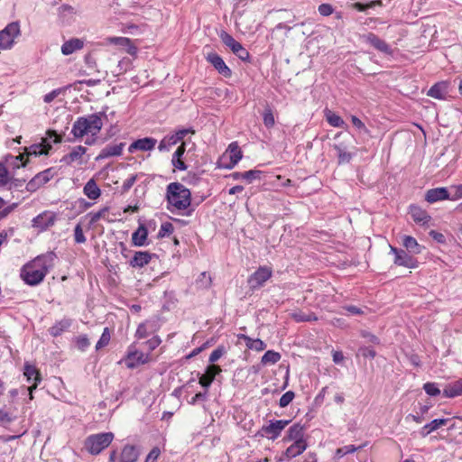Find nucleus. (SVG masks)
Segmentation results:
<instances>
[{"mask_svg":"<svg viewBox=\"0 0 462 462\" xmlns=\"http://www.w3.org/2000/svg\"><path fill=\"white\" fill-rule=\"evenodd\" d=\"M55 258L56 254L53 252L36 256L22 267L21 279L30 286L40 284L53 267Z\"/></svg>","mask_w":462,"mask_h":462,"instance_id":"nucleus-1","label":"nucleus"},{"mask_svg":"<svg viewBox=\"0 0 462 462\" xmlns=\"http://www.w3.org/2000/svg\"><path fill=\"white\" fill-rule=\"evenodd\" d=\"M167 209L171 213L186 210L191 203V192L180 182H171L166 188Z\"/></svg>","mask_w":462,"mask_h":462,"instance_id":"nucleus-2","label":"nucleus"},{"mask_svg":"<svg viewBox=\"0 0 462 462\" xmlns=\"http://www.w3.org/2000/svg\"><path fill=\"white\" fill-rule=\"evenodd\" d=\"M103 126L100 114H91L88 116L79 117L73 124L71 133L77 139L90 134L91 136H97Z\"/></svg>","mask_w":462,"mask_h":462,"instance_id":"nucleus-3","label":"nucleus"},{"mask_svg":"<svg viewBox=\"0 0 462 462\" xmlns=\"http://www.w3.org/2000/svg\"><path fill=\"white\" fill-rule=\"evenodd\" d=\"M114 437L112 432L92 434L86 439L84 447L91 455H98L111 444Z\"/></svg>","mask_w":462,"mask_h":462,"instance_id":"nucleus-4","label":"nucleus"},{"mask_svg":"<svg viewBox=\"0 0 462 462\" xmlns=\"http://www.w3.org/2000/svg\"><path fill=\"white\" fill-rule=\"evenodd\" d=\"M46 134L47 138H43L41 143H35L29 148H25L27 156L48 154L49 151L51 149V144L48 140H52L54 143H59L62 140L61 136L54 130H48Z\"/></svg>","mask_w":462,"mask_h":462,"instance_id":"nucleus-5","label":"nucleus"},{"mask_svg":"<svg viewBox=\"0 0 462 462\" xmlns=\"http://www.w3.org/2000/svg\"><path fill=\"white\" fill-rule=\"evenodd\" d=\"M289 423L290 420H271L269 425H263L261 428L257 435L274 440L281 435L282 431Z\"/></svg>","mask_w":462,"mask_h":462,"instance_id":"nucleus-6","label":"nucleus"},{"mask_svg":"<svg viewBox=\"0 0 462 462\" xmlns=\"http://www.w3.org/2000/svg\"><path fill=\"white\" fill-rule=\"evenodd\" d=\"M149 361V355L137 350L136 346L133 344L129 346L125 358L122 360L127 368L134 369L140 365H144Z\"/></svg>","mask_w":462,"mask_h":462,"instance_id":"nucleus-7","label":"nucleus"},{"mask_svg":"<svg viewBox=\"0 0 462 462\" xmlns=\"http://www.w3.org/2000/svg\"><path fill=\"white\" fill-rule=\"evenodd\" d=\"M20 33V26L17 22L9 23L4 30L0 31V49L12 47L14 38Z\"/></svg>","mask_w":462,"mask_h":462,"instance_id":"nucleus-8","label":"nucleus"},{"mask_svg":"<svg viewBox=\"0 0 462 462\" xmlns=\"http://www.w3.org/2000/svg\"><path fill=\"white\" fill-rule=\"evenodd\" d=\"M273 270L268 266H260L248 278V284L252 290H256L263 286V284L272 277Z\"/></svg>","mask_w":462,"mask_h":462,"instance_id":"nucleus-9","label":"nucleus"},{"mask_svg":"<svg viewBox=\"0 0 462 462\" xmlns=\"http://www.w3.org/2000/svg\"><path fill=\"white\" fill-rule=\"evenodd\" d=\"M222 42L236 55L240 60L245 61L249 60L250 54L247 50L238 42H236L232 35L226 32L220 34Z\"/></svg>","mask_w":462,"mask_h":462,"instance_id":"nucleus-10","label":"nucleus"},{"mask_svg":"<svg viewBox=\"0 0 462 462\" xmlns=\"http://www.w3.org/2000/svg\"><path fill=\"white\" fill-rule=\"evenodd\" d=\"M390 251L394 254V263L396 265L411 269L417 267V261L404 250L397 249L396 247L390 245Z\"/></svg>","mask_w":462,"mask_h":462,"instance_id":"nucleus-11","label":"nucleus"},{"mask_svg":"<svg viewBox=\"0 0 462 462\" xmlns=\"http://www.w3.org/2000/svg\"><path fill=\"white\" fill-rule=\"evenodd\" d=\"M105 41L106 44H114L124 48L125 51L133 57H135L137 55L138 49L136 45L129 38L107 37Z\"/></svg>","mask_w":462,"mask_h":462,"instance_id":"nucleus-12","label":"nucleus"},{"mask_svg":"<svg viewBox=\"0 0 462 462\" xmlns=\"http://www.w3.org/2000/svg\"><path fill=\"white\" fill-rule=\"evenodd\" d=\"M206 60L225 78H230L231 69L226 66L224 60L216 52H210L207 55Z\"/></svg>","mask_w":462,"mask_h":462,"instance_id":"nucleus-13","label":"nucleus"},{"mask_svg":"<svg viewBox=\"0 0 462 462\" xmlns=\"http://www.w3.org/2000/svg\"><path fill=\"white\" fill-rule=\"evenodd\" d=\"M226 152L229 157V162L226 163L224 162L226 157V155H224L220 161V164L224 168L232 169L242 159V152L236 143H232L229 144Z\"/></svg>","mask_w":462,"mask_h":462,"instance_id":"nucleus-14","label":"nucleus"},{"mask_svg":"<svg viewBox=\"0 0 462 462\" xmlns=\"http://www.w3.org/2000/svg\"><path fill=\"white\" fill-rule=\"evenodd\" d=\"M56 221V216L52 212L45 211L37 217H35L32 223V226L39 228L40 230H45L48 227L54 225Z\"/></svg>","mask_w":462,"mask_h":462,"instance_id":"nucleus-15","label":"nucleus"},{"mask_svg":"<svg viewBox=\"0 0 462 462\" xmlns=\"http://www.w3.org/2000/svg\"><path fill=\"white\" fill-rule=\"evenodd\" d=\"M141 454V448L134 445L126 444L123 447L119 462H137Z\"/></svg>","mask_w":462,"mask_h":462,"instance_id":"nucleus-16","label":"nucleus"},{"mask_svg":"<svg viewBox=\"0 0 462 462\" xmlns=\"http://www.w3.org/2000/svg\"><path fill=\"white\" fill-rule=\"evenodd\" d=\"M52 178L51 169H47L36 174L27 184L28 190H35Z\"/></svg>","mask_w":462,"mask_h":462,"instance_id":"nucleus-17","label":"nucleus"},{"mask_svg":"<svg viewBox=\"0 0 462 462\" xmlns=\"http://www.w3.org/2000/svg\"><path fill=\"white\" fill-rule=\"evenodd\" d=\"M449 192L447 188H435L429 189L425 194V199L429 203H435L438 201L450 199Z\"/></svg>","mask_w":462,"mask_h":462,"instance_id":"nucleus-18","label":"nucleus"},{"mask_svg":"<svg viewBox=\"0 0 462 462\" xmlns=\"http://www.w3.org/2000/svg\"><path fill=\"white\" fill-rule=\"evenodd\" d=\"M156 143V139L152 137L138 139L130 144L128 151L131 153H133L136 150L144 152L152 151V149H154Z\"/></svg>","mask_w":462,"mask_h":462,"instance_id":"nucleus-19","label":"nucleus"},{"mask_svg":"<svg viewBox=\"0 0 462 462\" xmlns=\"http://www.w3.org/2000/svg\"><path fill=\"white\" fill-rule=\"evenodd\" d=\"M23 374L28 382H32V385L28 388L30 391V399L32 400L33 398L32 391L36 389L38 383L41 382V376L36 367L29 364L24 365Z\"/></svg>","mask_w":462,"mask_h":462,"instance_id":"nucleus-20","label":"nucleus"},{"mask_svg":"<svg viewBox=\"0 0 462 462\" xmlns=\"http://www.w3.org/2000/svg\"><path fill=\"white\" fill-rule=\"evenodd\" d=\"M409 213L414 222L421 226H426L431 220V217L421 208L411 205L409 208Z\"/></svg>","mask_w":462,"mask_h":462,"instance_id":"nucleus-21","label":"nucleus"},{"mask_svg":"<svg viewBox=\"0 0 462 462\" xmlns=\"http://www.w3.org/2000/svg\"><path fill=\"white\" fill-rule=\"evenodd\" d=\"M222 369L216 365H208L204 374L199 377V384L208 389L214 381L217 374H220Z\"/></svg>","mask_w":462,"mask_h":462,"instance_id":"nucleus-22","label":"nucleus"},{"mask_svg":"<svg viewBox=\"0 0 462 462\" xmlns=\"http://www.w3.org/2000/svg\"><path fill=\"white\" fill-rule=\"evenodd\" d=\"M305 428L300 423H295L291 426L287 431L286 436L284 437V441H306L304 437Z\"/></svg>","mask_w":462,"mask_h":462,"instance_id":"nucleus-23","label":"nucleus"},{"mask_svg":"<svg viewBox=\"0 0 462 462\" xmlns=\"http://www.w3.org/2000/svg\"><path fill=\"white\" fill-rule=\"evenodd\" d=\"M86 152L87 149L84 146H76L69 153L64 155L60 162L67 165H70L73 162L81 163V158L86 153Z\"/></svg>","mask_w":462,"mask_h":462,"instance_id":"nucleus-24","label":"nucleus"},{"mask_svg":"<svg viewBox=\"0 0 462 462\" xmlns=\"http://www.w3.org/2000/svg\"><path fill=\"white\" fill-rule=\"evenodd\" d=\"M448 88L447 82H437L428 90L427 95L436 99H445L448 95Z\"/></svg>","mask_w":462,"mask_h":462,"instance_id":"nucleus-25","label":"nucleus"},{"mask_svg":"<svg viewBox=\"0 0 462 462\" xmlns=\"http://www.w3.org/2000/svg\"><path fill=\"white\" fill-rule=\"evenodd\" d=\"M125 143L108 144L103 148L96 158L97 161L103 160L112 156H119L122 153Z\"/></svg>","mask_w":462,"mask_h":462,"instance_id":"nucleus-26","label":"nucleus"},{"mask_svg":"<svg viewBox=\"0 0 462 462\" xmlns=\"http://www.w3.org/2000/svg\"><path fill=\"white\" fill-rule=\"evenodd\" d=\"M71 325L72 319L64 318L59 321H56L55 324L48 329V331L51 336L56 337L60 336L64 331L68 330Z\"/></svg>","mask_w":462,"mask_h":462,"instance_id":"nucleus-27","label":"nucleus"},{"mask_svg":"<svg viewBox=\"0 0 462 462\" xmlns=\"http://www.w3.org/2000/svg\"><path fill=\"white\" fill-rule=\"evenodd\" d=\"M153 254L146 251L136 252L130 261V265L134 268H141L148 264Z\"/></svg>","mask_w":462,"mask_h":462,"instance_id":"nucleus-28","label":"nucleus"},{"mask_svg":"<svg viewBox=\"0 0 462 462\" xmlns=\"http://www.w3.org/2000/svg\"><path fill=\"white\" fill-rule=\"evenodd\" d=\"M84 47V41L79 38H72L65 42L61 46V52L63 55H70L76 51L81 50Z\"/></svg>","mask_w":462,"mask_h":462,"instance_id":"nucleus-29","label":"nucleus"},{"mask_svg":"<svg viewBox=\"0 0 462 462\" xmlns=\"http://www.w3.org/2000/svg\"><path fill=\"white\" fill-rule=\"evenodd\" d=\"M109 208L104 207L97 212H89L87 217H89V226H94L99 219L103 218L106 222H114L115 219L108 216Z\"/></svg>","mask_w":462,"mask_h":462,"instance_id":"nucleus-30","label":"nucleus"},{"mask_svg":"<svg viewBox=\"0 0 462 462\" xmlns=\"http://www.w3.org/2000/svg\"><path fill=\"white\" fill-rule=\"evenodd\" d=\"M83 193L92 200L97 199L101 196V189L94 179H90L83 188Z\"/></svg>","mask_w":462,"mask_h":462,"instance_id":"nucleus-31","label":"nucleus"},{"mask_svg":"<svg viewBox=\"0 0 462 462\" xmlns=\"http://www.w3.org/2000/svg\"><path fill=\"white\" fill-rule=\"evenodd\" d=\"M449 419H435L431 420L430 423L424 425L420 430V434L421 437H426L431 432L437 430L441 426H444L448 423Z\"/></svg>","mask_w":462,"mask_h":462,"instance_id":"nucleus-32","label":"nucleus"},{"mask_svg":"<svg viewBox=\"0 0 462 462\" xmlns=\"http://www.w3.org/2000/svg\"><path fill=\"white\" fill-rule=\"evenodd\" d=\"M402 245L412 254H419L423 249V246L418 244L417 240L411 236H403Z\"/></svg>","mask_w":462,"mask_h":462,"instance_id":"nucleus-33","label":"nucleus"},{"mask_svg":"<svg viewBox=\"0 0 462 462\" xmlns=\"http://www.w3.org/2000/svg\"><path fill=\"white\" fill-rule=\"evenodd\" d=\"M367 42L374 47L376 50L390 54L391 53V48L390 46L382 39H380L378 36H376L374 33H369L367 35Z\"/></svg>","mask_w":462,"mask_h":462,"instance_id":"nucleus-34","label":"nucleus"},{"mask_svg":"<svg viewBox=\"0 0 462 462\" xmlns=\"http://www.w3.org/2000/svg\"><path fill=\"white\" fill-rule=\"evenodd\" d=\"M443 395L447 398L462 395V380L447 384L443 390Z\"/></svg>","mask_w":462,"mask_h":462,"instance_id":"nucleus-35","label":"nucleus"},{"mask_svg":"<svg viewBox=\"0 0 462 462\" xmlns=\"http://www.w3.org/2000/svg\"><path fill=\"white\" fill-rule=\"evenodd\" d=\"M148 236L147 228L144 225H140L136 231L132 235V242L135 246H143L146 243Z\"/></svg>","mask_w":462,"mask_h":462,"instance_id":"nucleus-36","label":"nucleus"},{"mask_svg":"<svg viewBox=\"0 0 462 462\" xmlns=\"http://www.w3.org/2000/svg\"><path fill=\"white\" fill-rule=\"evenodd\" d=\"M238 338L243 339L245 342V346L249 349L260 352L266 348V344L259 338L254 339L244 334L239 335Z\"/></svg>","mask_w":462,"mask_h":462,"instance_id":"nucleus-37","label":"nucleus"},{"mask_svg":"<svg viewBox=\"0 0 462 462\" xmlns=\"http://www.w3.org/2000/svg\"><path fill=\"white\" fill-rule=\"evenodd\" d=\"M308 445L306 441H295L285 450V456L287 457H295L303 453Z\"/></svg>","mask_w":462,"mask_h":462,"instance_id":"nucleus-38","label":"nucleus"},{"mask_svg":"<svg viewBox=\"0 0 462 462\" xmlns=\"http://www.w3.org/2000/svg\"><path fill=\"white\" fill-rule=\"evenodd\" d=\"M325 116L328 123L334 127H345V121L331 110H325Z\"/></svg>","mask_w":462,"mask_h":462,"instance_id":"nucleus-39","label":"nucleus"},{"mask_svg":"<svg viewBox=\"0 0 462 462\" xmlns=\"http://www.w3.org/2000/svg\"><path fill=\"white\" fill-rule=\"evenodd\" d=\"M260 175L261 171L256 170H250L245 172H234L232 174L235 180L243 179L247 180L248 182H251L253 180L258 179Z\"/></svg>","mask_w":462,"mask_h":462,"instance_id":"nucleus-40","label":"nucleus"},{"mask_svg":"<svg viewBox=\"0 0 462 462\" xmlns=\"http://www.w3.org/2000/svg\"><path fill=\"white\" fill-rule=\"evenodd\" d=\"M282 356L280 353L275 352L273 350H268L264 353V355L262 356L261 363L263 365H274L277 362L280 361Z\"/></svg>","mask_w":462,"mask_h":462,"instance_id":"nucleus-41","label":"nucleus"},{"mask_svg":"<svg viewBox=\"0 0 462 462\" xmlns=\"http://www.w3.org/2000/svg\"><path fill=\"white\" fill-rule=\"evenodd\" d=\"M334 149L337 152L338 157V162L339 163H346L349 162L352 159V154L350 152H347L346 151V148L343 147L341 144H335Z\"/></svg>","mask_w":462,"mask_h":462,"instance_id":"nucleus-42","label":"nucleus"},{"mask_svg":"<svg viewBox=\"0 0 462 462\" xmlns=\"http://www.w3.org/2000/svg\"><path fill=\"white\" fill-rule=\"evenodd\" d=\"M111 339V335L108 328H105L103 333L96 345V350L98 351L101 348L106 346Z\"/></svg>","mask_w":462,"mask_h":462,"instance_id":"nucleus-43","label":"nucleus"},{"mask_svg":"<svg viewBox=\"0 0 462 462\" xmlns=\"http://www.w3.org/2000/svg\"><path fill=\"white\" fill-rule=\"evenodd\" d=\"M263 120L264 125L267 128H272L274 125L275 120H274L273 111L270 107L265 108L263 115Z\"/></svg>","mask_w":462,"mask_h":462,"instance_id":"nucleus-44","label":"nucleus"},{"mask_svg":"<svg viewBox=\"0 0 462 462\" xmlns=\"http://www.w3.org/2000/svg\"><path fill=\"white\" fill-rule=\"evenodd\" d=\"M75 340L78 349L82 352H84L90 346V341L87 335H80Z\"/></svg>","mask_w":462,"mask_h":462,"instance_id":"nucleus-45","label":"nucleus"},{"mask_svg":"<svg viewBox=\"0 0 462 462\" xmlns=\"http://www.w3.org/2000/svg\"><path fill=\"white\" fill-rule=\"evenodd\" d=\"M361 448H362L361 446L360 447H356L354 445H347V446H345V447L337 448V451H336V455L338 457H344L346 454L354 453L355 451L360 449Z\"/></svg>","mask_w":462,"mask_h":462,"instance_id":"nucleus-46","label":"nucleus"},{"mask_svg":"<svg viewBox=\"0 0 462 462\" xmlns=\"http://www.w3.org/2000/svg\"><path fill=\"white\" fill-rule=\"evenodd\" d=\"M226 353V348L224 346H218L209 356L208 361L214 365L224 354Z\"/></svg>","mask_w":462,"mask_h":462,"instance_id":"nucleus-47","label":"nucleus"},{"mask_svg":"<svg viewBox=\"0 0 462 462\" xmlns=\"http://www.w3.org/2000/svg\"><path fill=\"white\" fill-rule=\"evenodd\" d=\"M173 230H174V227L171 223L164 222L162 224V226L160 227L158 236L164 237L166 236H170L171 234H172Z\"/></svg>","mask_w":462,"mask_h":462,"instance_id":"nucleus-48","label":"nucleus"},{"mask_svg":"<svg viewBox=\"0 0 462 462\" xmlns=\"http://www.w3.org/2000/svg\"><path fill=\"white\" fill-rule=\"evenodd\" d=\"M295 394L292 391H288L282 395L279 401V405L282 408L288 406L293 400Z\"/></svg>","mask_w":462,"mask_h":462,"instance_id":"nucleus-49","label":"nucleus"},{"mask_svg":"<svg viewBox=\"0 0 462 462\" xmlns=\"http://www.w3.org/2000/svg\"><path fill=\"white\" fill-rule=\"evenodd\" d=\"M423 389L426 393L430 396H437L440 393V390L438 388L435 383H426L423 385Z\"/></svg>","mask_w":462,"mask_h":462,"instance_id":"nucleus-50","label":"nucleus"},{"mask_svg":"<svg viewBox=\"0 0 462 462\" xmlns=\"http://www.w3.org/2000/svg\"><path fill=\"white\" fill-rule=\"evenodd\" d=\"M74 239L77 244H83L86 242V236L80 224H78L74 228Z\"/></svg>","mask_w":462,"mask_h":462,"instance_id":"nucleus-51","label":"nucleus"},{"mask_svg":"<svg viewBox=\"0 0 462 462\" xmlns=\"http://www.w3.org/2000/svg\"><path fill=\"white\" fill-rule=\"evenodd\" d=\"M147 322L141 323L135 332V337L139 339L145 338L148 337L149 332L147 329Z\"/></svg>","mask_w":462,"mask_h":462,"instance_id":"nucleus-52","label":"nucleus"},{"mask_svg":"<svg viewBox=\"0 0 462 462\" xmlns=\"http://www.w3.org/2000/svg\"><path fill=\"white\" fill-rule=\"evenodd\" d=\"M160 454L161 449L158 447H154L146 456L144 462H156Z\"/></svg>","mask_w":462,"mask_h":462,"instance_id":"nucleus-53","label":"nucleus"},{"mask_svg":"<svg viewBox=\"0 0 462 462\" xmlns=\"http://www.w3.org/2000/svg\"><path fill=\"white\" fill-rule=\"evenodd\" d=\"M162 343V340L159 337L155 336L152 337L151 339L147 340L144 345L147 346V348L150 351L154 350L159 345Z\"/></svg>","mask_w":462,"mask_h":462,"instance_id":"nucleus-54","label":"nucleus"},{"mask_svg":"<svg viewBox=\"0 0 462 462\" xmlns=\"http://www.w3.org/2000/svg\"><path fill=\"white\" fill-rule=\"evenodd\" d=\"M8 171L5 164L0 162V185H5L8 183Z\"/></svg>","mask_w":462,"mask_h":462,"instance_id":"nucleus-55","label":"nucleus"},{"mask_svg":"<svg viewBox=\"0 0 462 462\" xmlns=\"http://www.w3.org/2000/svg\"><path fill=\"white\" fill-rule=\"evenodd\" d=\"M376 3H379V0H371L370 3L366 5L362 3H355L353 6L359 12H365L367 8L373 7Z\"/></svg>","mask_w":462,"mask_h":462,"instance_id":"nucleus-56","label":"nucleus"},{"mask_svg":"<svg viewBox=\"0 0 462 462\" xmlns=\"http://www.w3.org/2000/svg\"><path fill=\"white\" fill-rule=\"evenodd\" d=\"M319 13L323 16H328L333 13V7L329 4H321L319 6Z\"/></svg>","mask_w":462,"mask_h":462,"instance_id":"nucleus-57","label":"nucleus"},{"mask_svg":"<svg viewBox=\"0 0 462 462\" xmlns=\"http://www.w3.org/2000/svg\"><path fill=\"white\" fill-rule=\"evenodd\" d=\"M130 66V60L127 59V58H124L122 59L119 62H118V74H122V73H125L128 67Z\"/></svg>","mask_w":462,"mask_h":462,"instance_id":"nucleus-58","label":"nucleus"},{"mask_svg":"<svg viewBox=\"0 0 462 462\" xmlns=\"http://www.w3.org/2000/svg\"><path fill=\"white\" fill-rule=\"evenodd\" d=\"M17 206V203H13L12 205L0 210V220L6 217Z\"/></svg>","mask_w":462,"mask_h":462,"instance_id":"nucleus-59","label":"nucleus"},{"mask_svg":"<svg viewBox=\"0 0 462 462\" xmlns=\"http://www.w3.org/2000/svg\"><path fill=\"white\" fill-rule=\"evenodd\" d=\"M351 121L353 123V125L358 128V129H362L364 130L365 133L368 132L367 128L365 127V124L358 118L356 117V116H351Z\"/></svg>","mask_w":462,"mask_h":462,"instance_id":"nucleus-60","label":"nucleus"},{"mask_svg":"<svg viewBox=\"0 0 462 462\" xmlns=\"http://www.w3.org/2000/svg\"><path fill=\"white\" fill-rule=\"evenodd\" d=\"M136 181V176L135 175H133L131 177H129L128 179H126L124 183H123V189L124 190H128L130 189L133 185L135 183Z\"/></svg>","mask_w":462,"mask_h":462,"instance_id":"nucleus-61","label":"nucleus"},{"mask_svg":"<svg viewBox=\"0 0 462 462\" xmlns=\"http://www.w3.org/2000/svg\"><path fill=\"white\" fill-rule=\"evenodd\" d=\"M171 163L174 166V168H176L180 171H185L187 169V165L181 159H179V158L171 159Z\"/></svg>","mask_w":462,"mask_h":462,"instance_id":"nucleus-62","label":"nucleus"},{"mask_svg":"<svg viewBox=\"0 0 462 462\" xmlns=\"http://www.w3.org/2000/svg\"><path fill=\"white\" fill-rule=\"evenodd\" d=\"M14 420V418L11 414L4 410L0 409V422L10 423Z\"/></svg>","mask_w":462,"mask_h":462,"instance_id":"nucleus-63","label":"nucleus"},{"mask_svg":"<svg viewBox=\"0 0 462 462\" xmlns=\"http://www.w3.org/2000/svg\"><path fill=\"white\" fill-rule=\"evenodd\" d=\"M455 190L454 195L451 197L450 200H457L462 198V184L457 186L451 187Z\"/></svg>","mask_w":462,"mask_h":462,"instance_id":"nucleus-64","label":"nucleus"}]
</instances>
